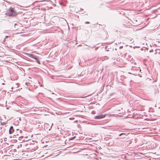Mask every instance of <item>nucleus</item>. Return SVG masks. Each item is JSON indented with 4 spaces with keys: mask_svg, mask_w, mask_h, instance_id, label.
Segmentation results:
<instances>
[{
    "mask_svg": "<svg viewBox=\"0 0 160 160\" xmlns=\"http://www.w3.org/2000/svg\"><path fill=\"white\" fill-rule=\"evenodd\" d=\"M151 153H152V154H156V152H153V151L151 152Z\"/></svg>",
    "mask_w": 160,
    "mask_h": 160,
    "instance_id": "13",
    "label": "nucleus"
},
{
    "mask_svg": "<svg viewBox=\"0 0 160 160\" xmlns=\"http://www.w3.org/2000/svg\"><path fill=\"white\" fill-rule=\"evenodd\" d=\"M124 134V133H121L119 135V136H121L122 135H123V134Z\"/></svg>",
    "mask_w": 160,
    "mask_h": 160,
    "instance_id": "14",
    "label": "nucleus"
},
{
    "mask_svg": "<svg viewBox=\"0 0 160 160\" xmlns=\"http://www.w3.org/2000/svg\"><path fill=\"white\" fill-rule=\"evenodd\" d=\"M6 123H7L6 122H1V125H5Z\"/></svg>",
    "mask_w": 160,
    "mask_h": 160,
    "instance_id": "11",
    "label": "nucleus"
},
{
    "mask_svg": "<svg viewBox=\"0 0 160 160\" xmlns=\"http://www.w3.org/2000/svg\"><path fill=\"white\" fill-rule=\"evenodd\" d=\"M121 43V42H118V44H120V43Z\"/></svg>",
    "mask_w": 160,
    "mask_h": 160,
    "instance_id": "19",
    "label": "nucleus"
},
{
    "mask_svg": "<svg viewBox=\"0 0 160 160\" xmlns=\"http://www.w3.org/2000/svg\"><path fill=\"white\" fill-rule=\"evenodd\" d=\"M158 26H157L155 27V28H152V29H151V30H155V29H156L157 28H158Z\"/></svg>",
    "mask_w": 160,
    "mask_h": 160,
    "instance_id": "12",
    "label": "nucleus"
},
{
    "mask_svg": "<svg viewBox=\"0 0 160 160\" xmlns=\"http://www.w3.org/2000/svg\"><path fill=\"white\" fill-rule=\"evenodd\" d=\"M89 23L90 22H85L86 24H89Z\"/></svg>",
    "mask_w": 160,
    "mask_h": 160,
    "instance_id": "15",
    "label": "nucleus"
},
{
    "mask_svg": "<svg viewBox=\"0 0 160 160\" xmlns=\"http://www.w3.org/2000/svg\"><path fill=\"white\" fill-rule=\"evenodd\" d=\"M150 52H152V50H151Z\"/></svg>",
    "mask_w": 160,
    "mask_h": 160,
    "instance_id": "23",
    "label": "nucleus"
},
{
    "mask_svg": "<svg viewBox=\"0 0 160 160\" xmlns=\"http://www.w3.org/2000/svg\"><path fill=\"white\" fill-rule=\"evenodd\" d=\"M53 125V123H52V126H51V127H52V125Z\"/></svg>",
    "mask_w": 160,
    "mask_h": 160,
    "instance_id": "17",
    "label": "nucleus"
},
{
    "mask_svg": "<svg viewBox=\"0 0 160 160\" xmlns=\"http://www.w3.org/2000/svg\"><path fill=\"white\" fill-rule=\"evenodd\" d=\"M105 116V115H98L97 116H96L95 117V119H101L104 118Z\"/></svg>",
    "mask_w": 160,
    "mask_h": 160,
    "instance_id": "4",
    "label": "nucleus"
},
{
    "mask_svg": "<svg viewBox=\"0 0 160 160\" xmlns=\"http://www.w3.org/2000/svg\"><path fill=\"white\" fill-rule=\"evenodd\" d=\"M157 125V123L154 122L152 123L151 122V139H153L154 138V137L153 136L154 135H153L151 132V131L153 130H154L156 129V127Z\"/></svg>",
    "mask_w": 160,
    "mask_h": 160,
    "instance_id": "2",
    "label": "nucleus"
},
{
    "mask_svg": "<svg viewBox=\"0 0 160 160\" xmlns=\"http://www.w3.org/2000/svg\"><path fill=\"white\" fill-rule=\"evenodd\" d=\"M152 119V118H151V119H150L151 121H152V120H151V119Z\"/></svg>",
    "mask_w": 160,
    "mask_h": 160,
    "instance_id": "20",
    "label": "nucleus"
},
{
    "mask_svg": "<svg viewBox=\"0 0 160 160\" xmlns=\"http://www.w3.org/2000/svg\"><path fill=\"white\" fill-rule=\"evenodd\" d=\"M6 14L9 16H15L17 15L16 12L14 10L13 8H10L7 11Z\"/></svg>",
    "mask_w": 160,
    "mask_h": 160,
    "instance_id": "1",
    "label": "nucleus"
},
{
    "mask_svg": "<svg viewBox=\"0 0 160 160\" xmlns=\"http://www.w3.org/2000/svg\"><path fill=\"white\" fill-rule=\"evenodd\" d=\"M151 156H152V155H151ZM152 157V156H150V157Z\"/></svg>",
    "mask_w": 160,
    "mask_h": 160,
    "instance_id": "22",
    "label": "nucleus"
},
{
    "mask_svg": "<svg viewBox=\"0 0 160 160\" xmlns=\"http://www.w3.org/2000/svg\"><path fill=\"white\" fill-rule=\"evenodd\" d=\"M17 135L18 136H20L22 132V131L21 130H19V129H17Z\"/></svg>",
    "mask_w": 160,
    "mask_h": 160,
    "instance_id": "7",
    "label": "nucleus"
},
{
    "mask_svg": "<svg viewBox=\"0 0 160 160\" xmlns=\"http://www.w3.org/2000/svg\"><path fill=\"white\" fill-rule=\"evenodd\" d=\"M123 48V46H120V47H119V48L120 49H121V48Z\"/></svg>",
    "mask_w": 160,
    "mask_h": 160,
    "instance_id": "16",
    "label": "nucleus"
},
{
    "mask_svg": "<svg viewBox=\"0 0 160 160\" xmlns=\"http://www.w3.org/2000/svg\"><path fill=\"white\" fill-rule=\"evenodd\" d=\"M14 131V130L13 129V127L12 126H11L9 129V133L10 134H12Z\"/></svg>",
    "mask_w": 160,
    "mask_h": 160,
    "instance_id": "5",
    "label": "nucleus"
},
{
    "mask_svg": "<svg viewBox=\"0 0 160 160\" xmlns=\"http://www.w3.org/2000/svg\"><path fill=\"white\" fill-rule=\"evenodd\" d=\"M156 115L159 117L160 116V108L158 111Z\"/></svg>",
    "mask_w": 160,
    "mask_h": 160,
    "instance_id": "9",
    "label": "nucleus"
},
{
    "mask_svg": "<svg viewBox=\"0 0 160 160\" xmlns=\"http://www.w3.org/2000/svg\"><path fill=\"white\" fill-rule=\"evenodd\" d=\"M8 36H6V38H8Z\"/></svg>",
    "mask_w": 160,
    "mask_h": 160,
    "instance_id": "18",
    "label": "nucleus"
},
{
    "mask_svg": "<svg viewBox=\"0 0 160 160\" xmlns=\"http://www.w3.org/2000/svg\"><path fill=\"white\" fill-rule=\"evenodd\" d=\"M17 25V24H15V25Z\"/></svg>",
    "mask_w": 160,
    "mask_h": 160,
    "instance_id": "21",
    "label": "nucleus"
},
{
    "mask_svg": "<svg viewBox=\"0 0 160 160\" xmlns=\"http://www.w3.org/2000/svg\"><path fill=\"white\" fill-rule=\"evenodd\" d=\"M155 147H157V145L155 144H153L152 146H151L152 148H154Z\"/></svg>",
    "mask_w": 160,
    "mask_h": 160,
    "instance_id": "10",
    "label": "nucleus"
},
{
    "mask_svg": "<svg viewBox=\"0 0 160 160\" xmlns=\"http://www.w3.org/2000/svg\"><path fill=\"white\" fill-rule=\"evenodd\" d=\"M28 56L31 58L34 59L39 64H40V62L36 56L34 55L33 54H29Z\"/></svg>",
    "mask_w": 160,
    "mask_h": 160,
    "instance_id": "3",
    "label": "nucleus"
},
{
    "mask_svg": "<svg viewBox=\"0 0 160 160\" xmlns=\"http://www.w3.org/2000/svg\"><path fill=\"white\" fill-rule=\"evenodd\" d=\"M157 12V10L156 9L155 10H153V13L155 12L156 14L155 15V16L154 17H153L152 16V15L151 16V18H155L157 17V12Z\"/></svg>",
    "mask_w": 160,
    "mask_h": 160,
    "instance_id": "6",
    "label": "nucleus"
},
{
    "mask_svg": "<svg viewBox=\"0 0 160 160\" xmlns=\"http://www.w3.org/2000/svg\"><path fill=\"white\" fill-rule=\"evenodd\" d=\"M155 93L158 92V88L156 86H155Z\"/></svg>",
    "mask_w": 160,
    "mask_h": 160,
    "instance_id": "8",
    "label": "nucleus"
}]
</instances>
